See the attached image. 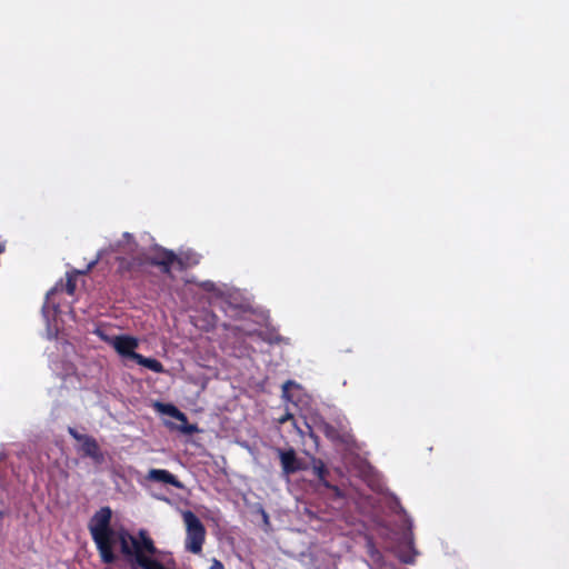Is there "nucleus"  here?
Wrapping results in <instances>:
<instances>
[{"instance_id":"2eb2a0df","label":"nucleus","mask_w":569,"mask_h":569,"mask_svg":"<svg viewBox=\"0 0 569 569\" xmlns=\"http://www.w3.org/2000/svg\"><path fill=\"white\" fill-rule=\"evenodd\" d=\"M181 423L178 426V430L184 435H193L198 432L197 425L189 423L188 417L186 416V420H179Z\"/></svg>"},{"instance_id":"f8f14e48","label":"nucleus","mask_w":569,"mask_h":569,"mask_svg":"<svg viewBox=\"0 0 569 569\" xmlns=\"http://www.w3.org/2000/svg\"><path fill=\"white\" fill-rule=\"evenodd\" d=\"M138 365L144 367V368H148L149 370L153 371V372H157V373H162L164 372V367L163 365L154 359V358H147L142 355H139V356H136V360H134Z\"/></svg>"},{"instance_id":"f257e3e1","label":"nucleus","mask_w":569,"mask_h":569,"mask_svg":"<svg viewBox=\"0 0 569 569\" xmlns=\"http://www.w3.org/2000/svg\"><path fill=\"white\" fill-rule=\"evenodd\" d=\"M111 520L112 510L106 506L97 510L88 523L102 563L112 565L121 556L131 566H138L144 556L159 553L148 530L139 529L136 533L124 528L114 530Z\"/></svg>"},{"instance_id":"ddd939ff","label":"nucleus","mask_w":569,"mask_h":569,"mask_svg":"<svg viewBox=\"0 0 569 569\" xmlns=\"http://www.w3.org/2000/svg\"><path fill=\"white\" fill-rule=\"evenodd\" d=\"M156 556L157 555L144 556L137 567L141 569H166L162 562L156 559Z\"/></svg>"},{"instance_id":"f3484780","label":"nucleus","mask_w":569,"mask_h":569,"mask_svg":"<svg viewBox=\"0 0 569 569\" xmlns=\"http://www.w3.org/2000/svg\"><path fill=\"white\" fill-rule=\"evenodd\" d=\"M180 257L183 258L184 262L190 263L189 267L196 266L200 261V256L197 253H192V252L186 253L184 256H180Z\"/></svg>"},{"instance_id":"f03ea898","label":"nucleus","mask_w":569,"mask_h":569,"mask_svg":"<svg viewBox=\"0 0 569 569\" xmlns=\"http://www.w3.org/2000/svg\"><path fill=\"white\" fill-rule=\"evenodd\" d=\"M182 519L186 526V550L194 555L201 553L207 535L203 523L191 510L183 511Z\"/></svg>"},{"instance_id":"0eeeda50","label":"nucleus","mask_w":569,"mask_h":569,"mask_svg":"<svg viewBox=\"0 0 569 569\" xmlns=\"http://www.w3.org/2000/svg\"><path fill=\"white\" fill-rule=\"evenodd\" d=\"M277 453L280 459L282 472L286 476H290L302 469L301 461L298 459L293 448H289L288 450L278 448Z\"/></svg>"},{"instance_id":"423d86ee","label":"nucleus","mask_w":569,"mask_h":569,"mask_svg":"<svg viewBox=\"0 0 569 569\" xmlns=\"http://www.w3.org/2000/svg\"><path fill=\"white\" fill-rule=\"evenodd\" d=\"M112 346L116 351L122 356L136 360V356L140 353L136 352L138 347V340L134 337L121 335L113 338Z\"/></svg>"},{"instance_id":"aec40b11","label":"nucleus","mask_w":569,"mask_h":569,"mask_svg":"<svg viewBox=\"0 0 569 569\" xmlns=\"http://www.w3.org/2000/svg\"><path fill=\"white\" fill-rule=\"evenodd\" d=\"M291 385H293V382H292V381H290V380L283 383V386H282L283 397H286V396H287L288 388H289V386H291Z\"/></svg>"},{"instance_id":"4468645a","label":"nucleus","mask_w":569,"mask_h":569,"mask_svg":"<svg viewBox=\"0 0 569 569\" xmlns=\"http://www.w3.org/2000/svg\"><path fill=\"white\" fill-rule=\"evenodd\" d=\"M161 410L163 413L169 415L170 417L174 418L176 420H186V413H183L181 410H179L173 405H161Z\"/></svg>"},{"instance_id":"1a4fd4ad","label":"nucleus","mask_w":569,"mask_h":569,"mask_svg":"<svg viewBox=\"0 0 569 569\" xmlns=\"http://www.w3.org/2000/svg\"><path fill=\"white\" fill-rule=\"evenodd\" d=\"M147 479L154 482L171 485L176 488H182V482L170 471L166 469H150Z\"/></svg>"},{"instance_id":"412c9836","label":"nucleus","mask_w":569,"mask_h":569,"mask_svg":"<svg viewBox=\"0 0 569 569\" xmlns=\"http://www.w3.org/2000/svg\"><path fill=\"white\" fill-rule=\"evenodd\" d=\"M6 247L3 243L0 242V253H2L4 251Z\"/></svg>"},{"instance_id":"a211bd4d","label":"nucleus","mask_w":569,"mask_h":569,"mask_svg":"<svg viewBox=\"0 0 569 569\" xmlns=\"http://www.w3.org/2000/svg\"><path fill=\"white\" fill-rule=\"evenodd\" d=\"M416 553H399L398 558L403 563H412L415 561Z\"/></svg>"},{"instance_id":"5701e85b","label":"nucleus","mask_w":569,"mask_h":569,"mask_svg":"<svg viewBox=\"0 0 569 569\" xmlns=\"http://www.w3.org/2000/svg\"><path fill=\"white\" fill-rule=\"evenodd\" d=\"M56 291V288L51 289L49 292H48V296L53 293Z\"/></svg>"},{"instance_id":"7ed1b4c3","label":"nucleus","mask_w":569,"mask_h":569,"mask_svg":"<svg viewBox=\"0 0 569 569\" xmlns=\"http://www.w3.org/2000/svg\"><path fill=\"white\" fill-rule=\"evenodd\" d=\"M146 263L159 267L164 274L171 276V268L177 266L180 271L189 268L190 263L184 262L183 258L177 256L172 250L157 248L153 253L143 254Z\"/></svg>"},{"instance_id":"6ab92c4d","label":"nucleus","mask_w":569,"mask_h":569,"mask_svg":"<svg viewBox=\"0 0 569 569\" xmlns=\"http://www.w3.org/2000/svg\"><path fill=\"white\" fill-rule=\"evenodd\" d=\"M210 569H224V566L220 560L213 559Z\"/></svg>"},{"instance_id":"20e7f679","label":"nucleus","mask_w":569,"mask_h":569,"mask_svg":"<svg viewBox=\"0 0 569 569\" xmlns=\"http://www.w3.org/2000/svg\"><path fill=\"white\" fill-rule=\"evenodd\" d=\"M68 432L74 440L81 442L80 450L84 457L91 458L96 463L103 462L104 456L92 436L79 433L72 427H69Z\"/></svg>"},{"instance_id":"9b49d317","label":"nucleus","mask_w":569,"mask_h":569,"mask_svg":"<svg viewBox=\"0 0 569 569\" xmlns=\"http://www.w3.org/2000/svg\"><path fill=\"white\" fill-rule=\"evenodd\" d=\"M137 247H138V244L134 240V237L129 232H124L122 234V239L116 243V250L122 251L126 253H133L136 251Z\"/></svg>"},{"instance_id":"39448f33","label":"nucleus","mask_w":569,"mask_h":569,"mask_svg":"<svg viewBox=\"0 0 569 569\" xmlns=\"http://www.w3.org/2000/svg\"><path fill=\"white\" fill-rule=\"evenodd\" d=\"M118 267L117 272L126 279H137L142 272L143 268L147 264L146 260L142 256H136L131 258L118 257L117 258Z\"/></svg>"},{"instance_id":"9d476101","label":"nucleus","mask_w":569,"mask_h":569,"mask_svg":"<svg viewBox=\"0 0 569 569\" xmlns=\"http://www.w3.org/2000/svg\"><path fill=\"white\" fill-rule=\"evenodd\" d=\"M98 262V259L91 261L87 269L86 270H74L72 272H68L67 273V281H66V286H64V290L67 291L68 295L72 296L76 291V288H77V276L78 274H86L87 272H89Z\"/></svg>"},{"instance_id":"4be33fe9","label":"nucleus","mask_w":569,"mask_h":569,"mask_svg":"<svg viewBox=\"0 0 569 569\" xmlns=\"http://www.w3.org/2000/svg\"><path fill=\"white\" fill-rule=\"evenodd\" d=\"M368 547H369L370 549H373V543H372L371 541H369V542H368Z\"/></svg>"},{"instance_id":"6e6552de","label":"nucleus","mask_w":569,"mask_h":569,"mask_svg":"<svg viewBox=\"0 0 569 569\" xmlns=\"http://www.w3.org/2000/svg\"><path fill=\"white\" fill-rule=\"evenodd\" d=\"M312 471L321 482V485L328 489H330L336 498H343L342 490L335 485H331L327 480V476L329 475V470L326 467L325 462L320 459H315L312 461Z\"/></svg>"},{"instance_id":"dca6fc26","label":"nucleus","mask_w":569,"mask_h":569,"mask_svg":"<svg viewBox=\"0 0 569 569\" xmlns=\"http://www.w3.org/2000/svg\"><path fill=\"white\" fill-rule=\"evenodd\" d=\"M322 431L325 433V436L328 438V439H331V440H337L339 439V431L337 430L336 427H333L332 425L330 423H323L322 426Z\"/></svg>"}]
</instances>
